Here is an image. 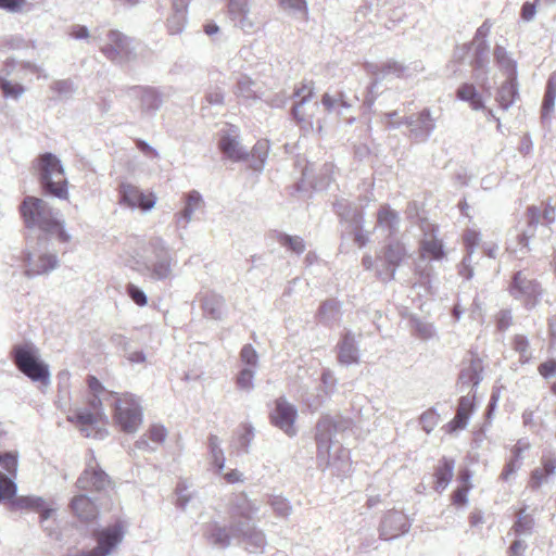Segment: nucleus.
Returning a JSON list of instances; mask_svg holds the SVG:
<instances>
[{
    "instance_id": "nucleus-61",
    "label": "nucleus",
    "mask_w": 556,
    "mask_h": 556,
    "mask_svg": "<svg viewBox=\"0 0 556 556\" xmlns=\"http://www.w3.org/2000/svg\"><path fill=\"white\" fill-rule=\"evenodd\" d=\"M535 4L531 2H526L521 8V17L525 21H530L535 15Z\"/></svg>"
},
{
    "instance_id": "nucleus-3",
    "label": "nucleus",
    "mask_w": 556,
    "mask_h": 556,
    "mask_svg": "<svg viewBox=\"0 0 556 556\" xmlns=\"http://www.w3.org/2000/svg\"><path fill=\"white\" fill-rule=\"evenodd\" d=\"M87 382L92 394L112 396L111 405L114 407V419L124 432L134 433L138 430L142 422V410L134 394L124 393L122 396L115 397L116 393L108 391L94 376H89Z\"/></svg>"
},
{
    "instance_id": "nucleus-39",
    "label": "nucleus",
    "mask_w": 556,
    "mask_h": 556,
    "mask_svg": "<svg viewBox=\"0 0 556 556\" xmlns=\"http://www.w3.org/2000/svg\"><path fill=\"white\" fill-rule=\"evenodd\" d=\"M51 90L62 98H68L76 91V86L72 79H60L52 83Z\"/></svg>"
},
{
    "instance_id": "nucleus-60",
    "label": "nucleus",
    "mask_w": 556,
    "mask_h": 556,
    "mask_svg": "<svg viewBox=\"0 0 556 556\" xmlns=\"http://www.w3.org/2000/svg\"><path fill=\"white\" fill-rule=\"evenodd\" d=\"M137 148L147 155L159 157V152L144 140H138Z\"/></svg>"
},
{
    "instance_id": "nucleus-37",
    "label": "nucleus",
    "mask_w": 556,
    "mask_h": 556,
    "mask_svg": "<svg viewBox=\"0 0 556 556\" xmlns=\"http://www.w3.org/2000/svg\"><path fill=\"white\" fill-rule=\"evenodd\" d=\"M556 99V73H553L546 84V90L543 98L542 108L544 111L549 112L554 109Z\"/></svg>"
},
{
    "instance_id": "nucleus-10",
    "label": "nucleus",
    "mask_w": 556,
    "mask_h": 556,
    "mask_svg": "<svg viewBox=\"0 0 556 556\" xmlns=\"http://www.w3.org/2000/svg\"><path fill=\"white\" fill-rule=\"evenodd\" d=\"M217 149L232 162L247 161L249 152L240 142V130L235 125H226L217 132Z\"/></svg>"
},
{
    "instance_id": "nucleus-55",
    "label": "nucleus",
    "mask_w": 556,
    "mask_h": 556,
    "mask_svg": "<svg viewBox=\"0 0 556 556\" xmlns=\"http://www.w3.org/2000/svg\"><path fill=\"white\" fill-rule=\"evenodd\" d=\"M70 36L74 39H87L89 38V29L84 25H73L70 30Z\"/></svg>"
},
{
    "instance_id": "nucleus-21",
    "label": "nucleus",
    "mask_w": 556,
    "mask_h": 556,
    "mask_svg": "<svg viewBox=\"0 0 556 556\" xmlns=\"http://www.w3.org/2000/svg\"><path fill=\"white\" fill-rule=\"evenodd\" d=\"M334 428V424L329 418H323L317 424L316 442L318 450V457L327 456L330 448V434Z\"/></svg>"
},
{
    "instance_id": "nucleus-54",
    "label": "nucleus",
    "mask_w": 556,
    "mask_h": 556,
    "mask_svg": "<svg viewBox=\"0 0 556 556\" xmlns=\"http://www.w3.org/2000/svg\"><path fill=\"white\" fill-rule=\"evenodd\" d=\"M541 467L548 476L553 475L556 470V458L551 455H544L541 458Z\"/></svg>"
},
{
    "instance_id": "nucleus-34",
    "label": "nucleus",
    "mask_w": 556,
    "mask_h": 556,
    "mask_svg": "<svg viewBox=\"0 0 556 556\" xmlns=\"http://www.w3.org/2000/svg\"><path fill=\"white\" fill-rule=\"evenodd\" d=\"M74 418L80 426H83V428L80 429L81 432H84L86 437H90L91 433L88 431L86 427L97 424L100 416L97 415L94 412L88 409H77L74 413Z\"/></svg>"
},
{
    "instance_id": "nucleus-42",
    "label": "nucleus",
    "mask_w": 556,
    "mask_h": 556,
    "mask_svg": "<svg viewBox=\"0 0 556 556\" xmlns=\"http://www.w3.org/2000/svg\"><path fill=\"white\" fill-rule=\"evenodd\" d=\"M419 420L422 429L430 433L439 424L440 415L434 409H428L420 416Z\"/></svg>"
},
{
    "instance_id": "nucleus-38",
    "label": "nucleus",
    "mask_w": 556,
    "mask_h": 556,
    "mask_svg": "<svg viewBox=\"0 0 556 556\" xmlns=\"http://www.w3.org/2000/svg\"><path fill=\"white\" fill-rule=\"evenodd\" d=\"M0 90L4 98L17 100L25 92V88L21 84H12L7 78L0 76Z\"/></svg>"
},
{
    "instance_id": "nucleus-64",
    "label": "nucleus",
    "mask_w": 556,
    "mask_h": 556,
    "mask_svg": "<svg viewBox=\"0 0 556 556\" xmlns=\"http://www.w3.org/2000/svg\"><path fill=\"white\" fill-rule=\"evenodd\" d=\"M517 467L518 465L515 460L508 462L501 473V479L507 481L509 477L517 470Z\"/></svg>"
},
{
    "instance_id": "nucleus-22",
    "label": "nucleus",
    "mask_w": 556,
    "mask_h": 556,
    "mask_svg": "<svg viewBox=\"0 0 556 556\" xmlns=\"http://www.w3.org/2000/svg\"><path fill=\"white\" fill-rule=\"evenodd\" d=\"M338 361L344 365H352L358 362L357 349L350 333L344 334L338 344Z\"/></svg>"
},
{
    "instance_id": "nucleus-62",
    "label": "nucleus",
    "mask_w": 556,
    "mask_h": 556,
    "mask_svg": "<svg viewBox=\"0 0 556 556\" xmlns=\"http://www.w3.org/2000/svg\"><path fill=\"white\" fill-rule=\"evenodd\" d=\"M186 488H180V485L177 486V501L176 505L180 507L181 509H185L188 502H189V495L186 494Z\"/></svg>"
},
{
    "instance_id": "nucleus-16",
    "label": "nucleus",
    "mask_w": 556,
    "mask_h": 556,
    "mask_svg": "<svg viewBox=\"0 0 556 556\" xmlns=\"http://www.w3.org/2000/svg\"><path fill=\"white\" fill-rule=\"evenodd\" d=\"M476 408V395L468 394L460 396L457 403L456 414L452 420L444 425L446 433L453 434L467 427L468 421Z\"/></svg>"
},
{
    "instance_id": "nucleus-53",
    "label": "nucleus",
    "mask_w": 556,
    "mask_h": 556,
    "mask_svg": "<svg viewBox=\"0 0 556 556\" xmlns=\"http://www.w3.org/2000/svg\"><path fill=\"white\" fill-rule=\"evenodd\" d=\"M513 324L510 311H501L496 317V326L498 330H506Z\"/></svg>"
},
{
    "instance_id": "nucleus-36",
    "label": "nucleus",
    "mask_w": 556,
    "mask_h": 556,
    "mask_svg": "<svg viewBox=\"0 0 556 556\" xmlns=\"http://www.w3.org/2000/svg\"><path fill=\"white\" fill-rule=\"evenodd\" d=\"M315 94L314 81H300L293 89V98L295 101L311 102Z\"/></svg>"
},
{
    "instance_id": "nucleus-20",
    "label": "nucleus",
    "mask_w": 556,
    "mask_h": 556,
    "mask_svg": "<svg viewBox=\"0 0 556 556\" xmlns=\"http://www.w3.org/2000/svg\"><path fill=\"white\" fill-rule=\"evenodd\" d=\"M201 194L193 190L186 194L184 208L176 214V223L178 226L186 227L191 220L193 213L200 207L202 203Z\"/></svg>"
},
{
    "instance_id": "nucleus-29",
    "label": "nucleus",
    "mask_w": 556,
    "mask_h": 556,
    "mask_svg": "<svg viewBox=\"0 0 556 556\" xmlns=\"http://www.w3.org/2000/svg\"><path fill=\"white\" fill-rule=\"evenodd\" d=\"M517 86L515 83V76L511 77L510 81L503 84L498 90L497 101L500 106L508 109L517 97Z\"/></svg>"
},
{
    "instance_id": "nucleus-18",
    "label": "nucleus",
    "mask_w": 556,
    "mask_h": 556,
    "mask_svg": "<svg viewBox=\"0 0 556 556\" xmlns=\"http://www.w3.org/2000/svg\"><path fill=\"white\" fill-rule=\"evenodd\" d=\"M455 462L454 459L442 457L433 469V488L435 491H443L446 489L453 478Z\"/></svg>"
},
{
    "instance_id": "nucleus-17",
    "label": "nucleus",
    "mask_w": 556,
    "mask_h": 556,
    "mask_svg": "<svg viewBox=\"0 0 556 556\" xmlns=\"http://www.w3.org/2000/svg\"><path fill=\"white\" fill-rule=\"evenodd\" d=\"M319 109L317 102L295 101L292 108V114L296 124L304 132L314 130L316 113Z\"/></svg>"
},
{
    "instance_id": "nucleus-5",
    "label": "nucleus",
    "mask_w": 556,
    "mask_h": 556,
    "mask_svg": "<svg viewBox=\"0 0 556 556\" xmlns=\"http://www.w3.org/2000/svg\"><path fill=\"white\" fill-rule=\"evenodd\" d=\"M11 357L16 368L33 382L49 386L51 374L48 364L40 359L39 351L33 343L16 344Z\"/></svg>"
},
{
    "instance_id": "nucleus-24",
    "label": "nucleus",
    "mask_w": 556,
    "mask_h": 556,
    "mask_svg": "<svg viewBox=\"0 0 556 556\" xmlns=\"http://www.w3.org/2000/svg\"><path fill=\"white\" fill-rule=\"evenodd\" d=\"M456 96L459 100L468 102L472 110L483 109L482 98L472 84H462L456 91Z\"/></svg>"
},
{
    "instance_id": "nucleus-48",
    "label": "nucleus",
    "mask_w": 556,
    "mask_h": 556,
    "mask_svg": "<svg viewBox=\"0 0 556 556\" xmlns=\"http://www.w3.org/2000/svg\"><path fill=\"white\" fill-rule=\"evenodd\" d=\"M112 396L103 395V394H92V397L89 400V405L97 415L100 417L103 415L102 413V404L103 402H109Z\"/></svg>"
},
{
    "instance_id": "nucleus-19",
    "label": "nucleus",
    "mask_w": 556,
    "mask_h": 556,
    "mask_svg": "<svg viewBox=\"0 0 556 556\" xmlns=\"http://www.w3.org/2000/svg\"><path fill=\"white\" fill-rule=\"evenodd\" d=\"M189 0H173V14L167 20V28L170 35L180 34L187 22L186 9Z\"/></svg>"
},
{
    "instance_id": "nucleus-33",
    "label": "nucleus",
    "mask_w": 556,
    "mask_h": 556,
    "mask_svg": "<svg viewBox=\"0 0 556 556\" xmlns=\"http://www.w3.org/2000/svg\"><path fill=\"white\" fill-rule=\"evenodd\" d=\"M482 371V364L480 359H472L468 368L459 374V380L463 382L472 383L478 386L480 382V372Z\"/></svg>"
},
{
    "instance_id": "nucleus-7",
    "label": "nucleus",
    "mask_w": 556,
    "mask_h": 556,
    "mask_svg": "<svg viewBox=\"0 0 556 556\" xmlns=\"http://www.w3.org/2000/svg\"><path fill=\"white\" fill-rule=\"evenodd\" d=\"M507 290L514 299L521 300L527 308H533L543 294L540 282L528 277L523 270L513 275Z\"/></svg>"
},
{
    "instance_id": "nucleus-63",
    "label": "nucleus",
    "mask_w": 556,
    "mask_h": 556,
    "mask_svg": "<svg viewBox=\"0 0 556 556\" xmlns=\"http://www.w3.org/2000/svg\"><path fill=\"white\" fill-rule=\"evenodd\" d=\"M542 215H543V219L547 224H552L555 222V218H556V210L553 205H551L549 203H546Z\"/></svg>"
},
{
    "instance_id": "nucleus-46",
    "label": "nucleus",
    "mask_w": 556,
    "mask_h": 556,
    "mask_svg": "<svg viewBox=\"0 0 556 556\" xmlns=\"http://www.w3.org/2000/svg\"><path fill=\"white\" fill-rule=\"evenodd\" d=\"M548 475L544 472L542 467L535 468L530 476L529 486L533 490L540 488L542 483L547 479Z\"/></svg>"
},
{
    "instance_id": "nucleus-25",
    "label": "nucleus",
    "mask_w": 556,
    "mask_h": 556,
    "mask_svg": "<svg viewBox=\"0 0 556 556\" xmlns=\"http://www.w3.org/2000/svg\"><path fill=\"white\" fill-rule=\"evenodd\" d=\"M419 253L420 257L430 260H442L445 256L443 243L437 238L421 241Z\"/></svg>"
},
{
    "instance_id": "nucleus-11",
    "label": "nucleus",
    "mask_w": 556,
    "mask_h": 556,
    "mask_svg": "<svg viewBox=\"0 0 556 556\" xmlns=\"http://www.w3.org/2000/svg\"><path fill=\"white\" fill-rule=\"evenodd\" d=\"M12 508H18V509H29L36 513L40 514V525L42 529L47 532L49 536H52L54 532V527L50 523H54L53 521L50 522V518L52 513L54 511L53 508L49 507L47 505V502L41 496L36 495H27V496H16L11 502Z\"/></svg>"
},
{
    "instance_id": "nucleus-15",
    "label": "nucleus",
    "mask_w": 556,
    "mask_h": 556,
    "mask_svg": "<svg viewBox=\"0 0 556 556\" xmlns=\"http://www.w3.org/2000/svg\"><path fill=\"white\" fill-rule=\"evenodd\" d=\"M130 96L139 100L140 112L146 116H154L163 105L161 92L149 86H135L129 89Z\"/></svg>"
},
{
    "instance_id": "nucleus-1",
    "label": "nucleus",
    "mask_w": 556,
    "mask_h": 556,
    "mask_svg": "<svg viewBox=\"0 0 556 556\" xmlns=\"http://www.w3.org/2000/svg\"><path fill=\"white\" fill-rule=\"evenodd\" d=\"M93 462L94 458L92 457L76 481V488L84 493L75 495L70 502L71 511L81 522L86 523L96 520L99 515L97 504L99 497H90L89 493H98L101 496L112 485L106 472L93 465Z\"/></svg>"
},
{
    "instance_id": "nucleus-50",
    "label": "nucleus",
    "mask_w": 556,
    "mask_h": 556,
    "mask_svg": "<svg viewBox=\"0 0 556 556\" xmlns=\"http://www.w3.org/2000/svg\"><path fill=\"white\" fill-rule=\"evenodd\" d=\"M211 538L213 539L214 544L225 547L229 543V534L225 529L215 528L211 532Z\"/></svg>"
},
{
    "instance_id": "nucleus-40",
    "label": "nucleus",
    "mask_w": 556,
    "mask_h": 556,
    "mask_svg": "<svg viewBox=\"0 0 556 556\" xmlns=\"http://www.w3.org/2000/svg\"><path fill=\"white\" fill-rule=\"evenodd\" d=\"M0 466L8 472L7 476L16 478L17 455L14 453H5L0 455Z\"/></svg>"
},
{
    "instance_id": "nucleus-30",
    "label": "nucleus",
    "mask_w": 556,
    "mask_h": 556,
    "mask_svg": "<svg viewBox=\"0 0 556 556\" xmlns=\"http://www.w3.org/2000/svg\"><path fill=\"white\" fill-rule=\"evenodd\" d=\"M17 485L15 478L9 477L0 471V503L13 501L16 497Z\"/></svg>"
},
{
    "instance_id": "nucleus-56",
    "label": "nucleus",
    "mask_w": 556,
    "mask_h": 556,
    "mask_svg": "<svg viewBox=\"0 0 556 556\" xmlns=\"http://www.w3.org/2000/svg\"><path fill=\"white\" fill-rule=\"evenodd\" d=\"M252 380H253V371L250 369H243L239 374L237 382L241 388L248 389L252 386Z\"/></svg>"
},
{
    "instance_id": "nucleus-35",
    "label": "nucleus",
    "mask_w": 556,
    "mask_h": 556,
    "mask_svg": "<svg viewBox=\"0 0 556 556\" xmlns=\"http://www.w3.org/2000/svg\"><path fill=\"white\" fill-rule=\"evenodd\" d=\"M277 241L291 252H294L296 254H301L305 250V244L302 238L298 236H289L286 233H278Z\"/></svg>"
},
{
    "instance_id": "nucleus-59",
    "label": "nucleus",
    "mask_w": 556,
    "mask_h": 556,
    "mask_svg": "<svg viewBox=\"0 0 556 556\" xmlns=\"http://www.w3.org/2000/svg\"><path fill=\"white\" fill-rule=\"evenodd\" d=\"M530 447V444L529 443H521V442H518L511 450V453H513V459L511 460H515L516 463H518L521 458H522V454L525 451H527L528 448Z\"/></svg>"
},
{
    "instance_id": "nucleus-14",
    "label": "nucleus",
    "mask_w": 556,
    "mask_h": 556,
    "mask_svg": "<svg viewBox=\"0 0 556 556\" xmlns=\"http://www.w3.org/2000/svg\"><path fill=\"white\" fill-rule=\"evenodd\" d=\"M119 201L122 204L135 210L139 208L143 212L150 211L156 203L153 193L146 194L138 187L122 182L119 185Z\"/></svg>"
},
{
    "instance_id": "nucleus-2",
    "label": "nucleus",
    "mask_w": 556,
    "mask_h": 556,
    "mask_svg": "<svg viewBox=\"0 0 556 556\" xmlns=\"http://www.w3.org/2000/svg\"><path fill=\"white\" fill-rule=\"evenodd\" d=\"M20 212L27 229L41 232L37 245L45 244L53 235L63 243L71 240L64 230V222L60 219V211L53 210L45 200L27 195L20 205Z\"/></svg>"
},
{
    "instance_id": "nucleus-57",
    "label": "nucleus",
    "mask_w": 556,
    "mask_h": 556,
    "mask_svg": "<svg viewBox=\"0 0 556 556\" xmlns=\"http://www.w3.org/2000/svg\"><path fill=\"white\" fill-rule=\"evenodd\" d=\"M280 4L286 9H293L306 13V3L304 0H279Z\"/></svg>"
},
{
    "instance_id": "nucleus-41",
    "label": "nucleus",
    "mask_w": 556,
    "mask_h": 556,
    "mask_svg": "<svg viewBox=\"0 0 556 556\" xmlns=\"http://www.w3.org/2000/svg\"><path fill=\"white\" fill-rule=\"evenodd\" d=\"M405 256V249L402 243L391 244L387 248L386 258L393 265H399Z\"/></svg>"
},
{
    "instance_id": "nucleus-6",
    "label": "nucleus",
    "mask_w": 556,
    "mask_h": 556,
    "mask_svg": "<svg viewBox=\"0 0 556 556\" xmlns=\"http://www.w3.org/2000/svg\"><path fill=\"white\" fill-rule=\"evenodd\" d=\"M129 527V522L118 516L114 519V522L98 529L93 532V539L97 542V545L84 552V556H109L111 555L123 542L127 530Z\"/></svg>"
},
{
    "instance_id": "nucleus-4",
    "label": "nucleus",
    "mask_w": 556,
    "mask_h": 556,
    "mask_svg": "<svg viewBox=\"0 0 556 556\" xmlns=\"http://www.w3.org/2000/svg\"><path fill=\"white\" fill-rule=\"evenodd\" d=\"M38 181L45 194L60 200L68 199L67 179L60 159L46 152L36 160Z\"/></svg>"
},
{
    "instance_id": "nucleus-47",
    "label": "nucleus",
    "mask_w": 556,
    "mask_h": 556,
    "mask_svg": "<svg viewBox=\"0 0 556 556\" xmlns=\"http://www.w3.org/2000/svg\"><path fill=\"white\" fill-rule=\"evenodd\" d=\"M229 12L235 16H244L248 12V0H229Z\"/></svg>"
},
{
    "instance_id": "nucleus-26",
    "label": "nucleus",
    "mask_w": 556,
    "mask_h": 556,
    "mask_svg": "<svg viewBox=\"0 0 556 556\" xmlns=\"http://www.w3.org/2000/svg\"><path fill=\"white\" fill-rule=\"evenodd\" d=\"M269 152V142L267 140H258L253 146L251 153H249V156L251 155V167L254 170H261L264 166V163L268 156Z\"/></svg>"
},
{
    "instance_id": "nucleus-28",
    "label": "nucleus",
    "mask_w": 556,
    "mask_h": 556,
    "mask_svg": "<svg viewBox=\"0 0 556 556\" xmlns=\"http://www.w3.org/2000/svg\"><path fill=\"white\" fill-rule=\"evenodd\" d=\"M526 507L520 508L516 514V521L511 527V531L516 535L530 533L534 526V519L530 514H527Z\"/></svg>"
},
{
    "instance_id": "nucleus-43",
    "label": "nucleus",
    "mask_w": 556,
    "mask_h": 556,
    "mask_svg": "<svg viewBox=\"0 0 556 556\" xmlns=\"http://www.w3.org/2000/svg\"><path fill=\"white\" fill-rule=\"evenodd\" d=\"M128 296L139 306H146L148 303V296L142 289L134 283H128L126 287Z\"/></svg>"
},
{
    "instance_id": "nucleus-44",
    "label": "nucleus",
    "mask_w": 556,
    "mask_h": 556,
    "mask_svg": "<svg viewBox=\"0 0 556 556\" xmlns=\"http://www.w3.org/2000/svg\"><path fill=\"white\" fill-rule=\"evenodd\" d=\"M494 56L501 66H506L511 71V76L516 75V64L507 56L504 48L496 47L494 49Z\"/></svg>"
},
{
    "instance_id": "nucleus-32",
    "label": "nucleus",
    "mask_w": 556,
    "mask_h": 556,
    "mask_svg": "<svg viewBox=\"0 0 556 556\" xmlns=\"http://www.w3.org/2000/svg\"><path fill=\"white\" fill-rule=\"evenodd\" d=\"M397 213L393 211L389 205H381L377 212V225L386 227L390 230L395 228L397 223Z\"/></svg>"
},
{
    "instance_id": "nucleus-51",
    "label": "nucleus",
    "mask_w": 556,
    "mask_h": 556,
    "mask_svg": "<svg viewBox=\"0 0 556 556\" xmlns=\"http://www.w3.org/2000/svg\"><path fill=\"white\" fill-rule=\"evenodd\" d=\"M26 0H0V9L16 13L23 10Z\"/></svg>"
},
{
    "instance_id": "nucleus-9",
    "label": "nucleus",
    "mask_w": 556,
    "mask_h": 556,
    "mask_svg": "<svg viewBox=\"0 0 556 556\" xmlns=\"http://www.w3.org/2000/svg\"><path fill=\"white\" fill-rule=\"evenodd\" d=\"M131 41L123 33L111 29L106 33L105 42L100 47V50L108 60L122 64L136 59Z\"/></svg>"
},
{
    "instance_id": "nucleus-8",
    "label": "nucleus",
    "mask_w": 556,
    "mask_h": 556,
    "mask_svg": "<svg viewBox=\"0 0 556 556\" xmlns=\"http://www.w3.org/2000/svg\"><path fill=\"white\" fill-rule=\"evenodd\" d=\"M154 258L144 262L146 275L153 280H167L173 277V257L164 241L160 238L151 240Z\"/></svg>"
},
{
    "instance_id": "nucleus-23",
    "label": "nucleus",
    "mask_w": 556,
    "mask_h": 556,
    "mask_svg": "<svg viewBox=\"0 0 556 556\" xmlns=\"http://www.w3.org/2000/svg\"><path fill=\"white\" fill-rule=\"evenodd\" d=\"M166 437H167V430L164 426L153 425L150 427L148 432L136 442V446L139 450L147 448V450L153 451L154 447H151L149 445V440L152 441L153 443H155L156 445H161L162 443H164Z\"/></svg>"
},
{
    "instance_id": "nucleus-58",
    "label": "nucleus",
    "mask_w": 556,
    "mask_h": 556,
    "mask_svg": "<svg viewBox=\"0 0 556 556\" xmlns=\"http://www.w3.org/2000/svg\"><path fill=\"white\" fill-rule=\"evenodd\" d=\"M338 308H339L338 302H336L334 300H328L320 304V306L318 308V315L325 316L330 312H337Z\"/></svg>"
},
{
    "instance_id": "nucleus-13",
    "label": "nucleus",
    "mask_w": 556,
    "mask_h": 556,
    "mask_svg": "<svg viewBox=\"0 0 556 556\" xmlns=\"http://www.w3.org/2000/svg\"><path fill=\"white\" fill-rule=\"evenodd\" d=\"M296 409L285 397H278L274 402V408L269 414L270 422L281 429L289 437L296 433L294 422L296 419Z\"/></svg>"
},
{
    "instance_id": "nucleus-12",
    "label": "nucleus",
    "mask_w": 556,
    "mask_h": 556,
    "mask_svg": "<svg viewBox=\"0 0 556 556\" xmlns=\"http://www.w3.org/2000/svg\"><path fill=\"white\" fill-rule=\"evenodd\" d=\"M46 242L42 245H38L37 252H39L38 260H34V254L29 251L25 253L24 262L26 264L25 276L33 278L35 276L45 275L55 269L59 266V260L55 253L47 251Z\"/></svg>"
},
{
    "instance_id": "nucleus-31",
    "label": "nucleus",
    "mask_w": 556,
    "mask_h": 556,
    "mask_svg": "<svg viewBox=\"0 0 556 556\" xmlns=\"http://www.w3.org/2000/svg\"><path fill=\"white\" fill-rule=\"evenodd\" d=\"M511 348L519 354V362L527 364L531 361V354L529 353L530 343L525 334H515L511 338Z\"/></svg>"
},
{
    "instance_id": "nucleus-49",
    "label": "nucleus",
    "mask_w": 556,
    "mask_h": 556,
    "mask_svg": "<svg viewBox=\"0 0 556 556\" xmlns=\"http://www.w3.org/2000/svg\"><path fill=\"white\" fill-rule=\"evenodd\" d=\"M468 486H458L452 494V503L455 506H465L467 504Z\"/></svg>"
},
{
    "instance_id": "nucleus-27",
    "label": "nucleus",
    "mask_w": 556,
    "mask_h": 556,
    "mask_svg": "<svg viewBox=\"0 0 556 556\" xmlns=\"http://www.w3.org/2000/svg\"><path fill=\"white\" fill-rule=\"evenodd\" d=\"M321 104L327 112H333L339 109H350L352 104L346 98L345 93L339 91L337 94H330L329 92H325L321 96Z\"/></svg>"
},
{
    "instance_id": "nucleus-45",
    "label": "nucleus",
    "mask_w": 556,
    "mask_h": 556,
    "mask_svg": "<svg viewBox=\"0 0 556 556\" xmlns=\"http://www.w3.org/2000/svg\"><path fill=\"white\" fill-rule=\"evenodd\" d=\"M538 372L544 379H549L556 375V359L547 358L538 366Z\"/></svg>"
},
{
    "instance_id": "nucleus-52",
    "label": "nucleus",
    "mask_w": 556,
    "mask_h": 556,
    "mask_svg": "<svg viewBox=\"0 0 556 556\" xmlns=\"http://www.w3.org/2000/svg\"><path fill=\"white\" fill-rule=\"evenodd\" d=\"M240 356L241 359L249 365H255L257 362V353L251 344L242 348Z\"/></svg>"
}]
</instances>
